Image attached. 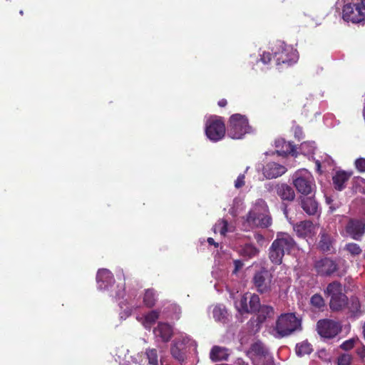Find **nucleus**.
Instances as JSON below:
<instances>
[{
	"label": "nucleus",
	"instance_id": "obj_37",
	"mask_svg": "<svg viewBox=\"0 0 365 365\" xmlns=\"http://www.w3.org/2000/svg\"><path fill=\"white\" fill-rule=\"evenodd\" d=\"M145 354L148 360V363L151 365H158V351L155 349H146Z\"/></svg>",
	"mask_w": 365,
	"mask_h": 365
},
{
	"label": "nucleus",
	"instance_id": "obj_30",
	"mask_svg": "<svg viewBox=\"0 0 365 365\" xmlns=\"http://www.w3.org/2000/svg\"><path fill=\"white\" fill-rule=\"evenodd\" d=\"M240 255L245 258H252L259 253V250L252 244H245L239 250Z\"/></svg>",
	"mask_w": 365,
	"mask_h": 365
},
{
	"label": "nucleus",
	"instance_id": "obj_57",
	"mask_svg": "<svg viewBox=\"0 0 365 365\" xmlns=\"http://www.w3.org/2000/svg\"><path fill=\"white\" fill-rule=\"evenodd\" d=\"M20 14L22 15L23 14V11H20Z\"/></svg>",
	"mask_w": 365,
	"mask_h": 365
},
{
	"label": "nucleus",
	"instance_id": "obj_6",
	"mask_svg": "<svg viewBox=\"0 0 365 365\" xmlns=\"http://www.w3.org/2000/svg\"><path fill=\"white\" fill-rule=\"evenodd\" d=\"M252 132V127L249 125L245 115L234 114L231 115L227 127V135L232 139H241L247 133Z\"/></svg>",
	"mask_w": 365,
	"mask_h": 365
},
{
	"label": "nucleus",
	"instance_id": "obj_47",
	"mask_svg": "<svg viewBox=\"0 0 365 365\" xmlns=\"http://www.w3.org/2000/svg\"><path fill=\"white\" fill-rule=\"evenodd\" d=\"M254 365H274L273 357L272 356H267V357H265L264 360H261V361L254 364Z\"/></svg>",
	"mask_w": 365,
	"mask_h": 365
},
{
	"label": "nucleus",
	"instance_id": "obj_13",
	"mask_svg": "<svg viewBox=\"0 0 365 365\" xmlns=\"http://www.w3.org/2000/svg\"><path fill=\"white\" fill-rule=\"evenodd\" d=\"M341 331L340 324L331 319H322L317 322V331L324 338H333Z\"/></svg>",
	"mask_w": 365,
	"mask_h": 365
},
{
	"label": "nucleus",
	"instance_id": "obj_38",
	"mask_svg": "<svg viewBox=\"0 0 365 365\" xmlns=\"http://www.w3.org/2000/svg\"><path fill=\"white\" fill-rule=\"evenodd\" d=\"M213 231L215 232H219L220 235H225L228 231L227 222L224 220H219L213 227Z\"/></svg>",
	"mask_w": 365,
	"mask_h": 365
},
{
	"label": "nucleus",
	"instance_id": "obj_26",
	"mask_svg": "<svg viewBox=\"0 0 365 365\" xmlns=\"http://www.w3.org/2000/svg\"><path fill=\"white\" fill-rule=\"evenodd\" d=\"M229 355L227 349L218 346H213L210 354L211 360L214 361L227 360Z\"/></svg>",
	"mask_w": 365,
	"mask_h": 365
},
{
	"label": "nucleus",
	"instance_id": "obj_10",
	"mask_svg": "<svg viewBox=\"0 0 365 365\" xmlns=\"http://www.w3.org/2000/svg\"><path fill=\"white\" fill-rule=\"evenodd\" d=\"M272 274L263 269L257 272L253 277V283L257 290L261 294L269 293L274 287Z\"/></svg>",
	"mask_w": 365,
	"mask_h": 365
},
{
	"label": "nucleus",
	"instance_id": "obj_40",
	"mask_svg": "<svg viewBox=\"0 0 365 365\" xmlns=\"http://www.w3.org/2000/svg\"><path fill=\"white\" fill-rule=\"evenodd\" d=\"M346 250L354 256L359 255L361 252V249L356 243H349L346 245Z\"/></svg>",
	"mask_w": 365,
	"mask_h": 365
},
{
	"label": "nucleus",
	"instance_id": "obj_52",
	"mask_svg": "<svg viewBox=\"0 0 365 365\" xmlns=\"http://www.w3.org/2000/svg\"><path fill=\"white\" fill-rule=\"evenodd\" d=\"M207 242H208V243H209V245H215V247H217V246H218V244H217V243H216V242H215V240H214L212 237H209V238L207 239Z\"/></svg>",
	"mask_w": 365,
	"mask_h": 365
},
{
	"label": "nucleus",
	"instance_id": "obj_54",
	"mask_svg": "<svg viewBox=\"0 0 365 365\" xmlns=\"http://www.w3.org/2000/svg\"><path fill=\"white\" fill-rule=\"evenodd\" d=\"M218 105L220 107H225L227 105V101L225 99H221L220 101H219Z\"/></svg>",
	"mask_w": 365,
	"mask_h": 365
},
{
	"label": "nucleus",
	"instance_id": "obj_32",
	"mask_svg": "<svg viewBox=\"0 0 365 365\" xmlns=\"http://www.w3.org/2000/svg\"><path fill=\"white\" fill-rule=\"evenodd\" d=\"M212 316L216 321L224 322L227 316V312L224 305H216L212 310Z\"/></svg>",
	"mask_w": 365,
	"mask_h": 365
},
{
	"label": "nucleus",
	"instance_id": "obj_28",
	"mask_svg": "<svg viewBox=\"0 0 365 365\" xmlns=\"http://www.w3.org/2000/svg\"><path fill=\"white\" fill-rule=\"evenodd\" d=\"M350 174L344 171H339L333 176L334 187L341 191L345 187L346 182L349 179Z\"/></svg>",
	"mask_w": 365,
	"mask_h": 365
},
{
	"label": "nucleus",
	"instance_id": "obj_36",
	"mask_svg": "<svg viewBox=\"0 0 365 365\" xmlns=\"http://www.w3.org/2000/svg\"><path fill=\"white\" fill-rule=\"evenodd\" d=\"M312 348L309 343L303 341L296 346V353L298 356H302L312 352Z\"/></svg>",
	"mask_w": 365,
	"mask_h": 365
},
{
	"label": "nucleus",
	"instance_id": "obj_17",
	"mask_svg": "<svg viewBox=\"0 0 365 365\" xmlns=\"http://www.w3.org/2000/svg\"><path fill=\"white\" fill-rule=\"evenodd\" d=\"M173 334L172 327L165 322H159L153 329V334L157 341L168 342Z\"/></svg>",
	"mask_w": 365,
	"mask_h": 365
},
{
	"label": "nucleus",
	"instance_id": "obj_33",
	"mask_svg": "<svg viewBox=\"0 0 365 365\" xmlns=\"http://www.w3.org/2000/svg\"><path fill=\"white\" fill-rule=\"evenodd\" d=\"M325 293L330 297V298H332V297L343 294L342 287L341 284L337 282H331L327 286Z\"/></svg>",
	"mask_w": 365,
	"mask_h": 365
},
{
	"label": "nucleus",
	"instance_id": "obj_43",
	"mask_svg": "<svg viewBox=\"0 0 365 365\" xmlns=\"http://www.w3.org/2000/svg\"><path fill=\"white\" fill-rule=\"evenodd\" d=\"M352 357L350 354H344L338 358V365H350Z\"/></svg>",
	"mask_w": 365,
	"mask_h": 365
},
{
	"label": "nucleus",
	"instance_id": "obj_16",
	"mask_svg": "<svg viewBox=\"0 0 365 365\" xmlns=\"http://www.w3.org/2000/svg\"><path fill=\"white\" fill-rule=\"evenodd\" d=\"M247 355L253 364L261 360H264L267 356H272L267 347L261 342L253 344L248 351Z\"/></svg>",
	"mask_w": 365,
	"mask_h": 365
},
{
	"label": "nucleus",
	"instance_id": "obj_5",
	"mask_svg": "<svg viewBox=\"0 0 365 365\" xmlns=\"http://www.w3.org/2000/svg\"><path fill=\"white\" fill-rule=\"evenodd\" d=\"M272 53L277 65L291 66L298 60V53L292 46L278 41L272 48Z\"/></svg>",
	"mask_w": 365,
	"mask_h": 365
},
{
	"label": "nucleus",
	"instance_id": "obj_31",
	"mask_svg": "<svg viewBox=\"0 0 365 365\" xmlns=\"http://www.w3.org/2000/svg\"><path fill=\"white\" fill-rule=\"evenodd\" d=\"M157 300V294L153 289H148L145 291L143 302L148 307H151L155 305Z\"/></svg>",
	"mask_w": 365,
	"mask_h": 365
},
{
	"label": "nucleus",
	"instance_id": "obj_20",
	"mask_svg": "<svg viewBox=\"0 0 365 365\" xmlns=\"http://www.w3.org/2000/svg\"><path fill=\"white\" fill-rule=\"evenodd\" d=\"M346 232L354 240H359L365 232L363 220H350L346 227Z\"/></svg>",
	"mask_w": 365,
	"mask_h": 365
},
{
	"label": "nucleus",
	"instance_id": "obj_24",
	"mask_svg": "<svg viewBox=\"0 0 365 365\" xmlns=\"http://www.w3.org/2000/svg\"><path fill=\"white\" fill-rule=\"evenodd\" d=\"M302 207L307 214L314 215L317 213L318 203L313 197H304L302 199Z\"/></svg>",
	"mask_w": 365,
	"mask_h": 365
},
{
	"label": "nucleus",
	"instance_id": "obj_41",
	"mask_svg": "<svg viewBox=\"0 0 365 365\" xmlns=\"http://www.w3.org/2000/svg\"><path fill=\"white\" fill-rule=\"evenodd\" d=\"M354 186L357 192L365 194V179L362 178H356Z\"/></svg>",
	"mask_w": 365,
	"mask_h": 365
},
{
	"label": "nucleus",
	"instance_id": "obj_39",
	"mask_svg": "<svg viewBox=\"0 0 365 365\" xmlns=\"http://www.w3.org/2000/svg\"><path fill=\"white\" fill-rule=\"evenodd\" d=\"M312 305L317 309H321L324 307V300L320 294H314L310 299Z\"/></svg>",
	"mask_w": 365,
	"mask_h": 365
},
{
	"label": "nucleus",
	"instance_id": "obj_29",
	"mask_svg": "<svg viewBox=\"0 0 365 365\" xmlns=\"http://www.w3.org/2000/svg\"><path fill=\"white\" fill-rule=\"evenodd\" d=\"M332 237L325 230L320 232V240L319 247L323 252L329 251L332 247Z\"/></svg>",
	"mask_w": 365,
	"mask_h": 365
},
{
	"label": "nucleus",
	"instance_id": "obj_2",
	"mask_svg": "<svg viewBox=\"0 0 365 365\" xmlns=\"http://www.w3.org/2000/svg\"><path fill=\"white\" fill-rule=\"evenodd\" d=\"M296 243L287 232H278L269 249V258L274 264H280L286 253H289Z\"/></svg>",
	"mask_w": 365,
	"mask_h": 365
},
{
	"label": "nucleus",
	"instance_id": "obj_21",
	"mask_svg": "<svg viewBox=\"0 0 365 365\" xmlns=\"http://www.w3.org/2000/svg\"><path fill=\"white\" fill-rule=\"evenodd\" d=\"M96 282L99 289L106 290L113 284L114 279L108 269H101L97 273Z\"/></svg>",
	"mask_w": 365,
	"mask_h": 365
},
{
	"label": "nucleus",
	"instance_id": "obj_27",
	"mask_svg": "<svg viewBox=\"0 0 365 365\" xmlns=\"http://www.w3.org/2000/svg\"><path fill=\"white\" fill-rule=\"evenodd\" d=\"M348 299L344 294H339L330 298L329 306L333 311H339L348 304Z\"/></svg>",
	"mask_w": 365,
	"mask_h": 365
},
{
	"label": "nucleus",
	"instance_id": "obj_3",
	"mask_svg": "<svg viewBox=\"0 0 365 365\" xmlns=\"http://www.w3.org/2000/svg\"><path fill=\"white\" fill-rule=\"evenodd\" d=\"M300 329L301 320L293 313H286L277 318L272 334L275 338L280 339Z\"/></svg>",
	"mask_w": 365,
	"mask_h": 365
},
{
	"label": "nucleus",
	"instance_id": "obj_7",
	"mask_svg": "<svg viewBox=\"0 0 365 365\" xmlns=\"http://www.w3.org/2000/svg\"><path fill=\"white\" fill-rule=\"evenodd\" d=\"M292 182L297 192L304 195L311 194L316 187L313 175L304 168L293 174Z\"/></svg>",
	"mask_w": 365,
	"mask_h": 365
},
{
	"label": "nucleus",
	"instance_id": "obj_23",
	"mask_svg": "<svg viewBox=\"0 0 365 365\" xmlns=\"http://www.w3.org/2000/svg\"><path fill=\"white\" fill-rule=\"evenodd\" d=\"M276 152L279 155L292 154L297 156L295 147L290 142H287L284 139H277L274 142Z\"/></svg>",
	"mask_w": 365,
	"mask_h": 365
},
{
	"label": "nucleus",
	"instance_id": "obj_49",
	"mask_svg": "<svg viewBox=\"0 0 365 365\" xmlns=\"http://www.w3.org/2000/svg\"><path fill=\"white\" fill-rule=\"evenodd\" d=\"M234 265L235 269L233 270V273L236 274L243 267V263L241 260L236 259L234 261Z\"/></svg>",
	"mask_w": 365,
	"mask_h": 365
},
{
	"label": "nucleus",
	"instance_id": "obj_55",
	"mask_svg": "<svg viewBox=\"0 0 365 365\" xmlns=\"http://www.w3.org/2000/svg\"><path fill=\"white\" fill-rule=\"evenodd\" d=\"M359 6H360V8L361 9H363L364 11H365V0H362L361 5H359Z\"/></svg>",
	"mask_w": 365,
	"mask_h": 365
},
{
	"label": "nucleus",
	"instance_id": "obj_53",
	"mask_svg": "<svg viewBox=\"0 0 365 365\" xmlns=\"http://www.w3.org/2000/svg\"><path fill=\"white\" fill-rule=\"evenodd\" d=\"M236 365H248L242 359H237L235 361Z\"/></svg>",
	"mask_w": 365,
	"mask_h": 365
},
{
	"label": "nucleus",
	"instance_id": "obj_9",
	"mask_svg": "<svg viewBox=\"0 0 365 365\" xmlns=\"http://www.w3.org/2000/svg\"><path fill=\"white\" fill-rule=\"evenodd\" d=\"M205 134L207 138L212 142L222 140L225 135V125L221 118L217 116L210 117L205 123Z\"/></svg>",
	"mask_w": 365,
	"mask_h": 365
},
{
	"label": "nucleus",
	"instance_id": "obj_4",
	"mask_svg": "<svg viewBox=\"0 0 365 365\" xmlns=\"http://www.w3.org/2000/svg\"><path fill=\"white\" fill-rule=\"evenodd\" d=\"M111 296L117 299H123L119 302V307L120 308V317L123 319H125L130 316L134 311L138 308L140 307L141 302L140 297H138L135 292L128 294L126 298L124 299L125 287L124 285L118 286V290L115 291V294Z\"/></svg>",
	"mask_w": 365,
	"mask_h": 365
},
{
	"label": "nucleus",
	"instance_id": "obj_50",
	"mask_svg": "<svg viewBox=\"0 0 365 365\" xmlns=\"http://www.w3.org/2000/svg\"><path fill=\"white\" fill-rule=\"evenodd\" d=\"M357 354L361 358L364 359L365 358V346H363L361 348L358 349Z\"/></svg>",
	"mask_w": 365,
	"mask_h": 365
},
{
	"label": "nucleus",
	"instance_id": "obj_42",
	"mask_svg": "<svg viewBox=\"0 0 365 365\" xmlns=\"http://www.w3.org/2000/svg\"><path fill=\"white\" fill-rule=\"evenodd\" d=\"M358 341V338L350 339L343 342L342 344L341 345V347L344 350H350L354 346L356 342H357Z\"/></svg>",
	"mask_w": 365,
	"mask_h": 365
},
{
	"label": "nucleus",
	"instance_id": "obj_14",
	"mask_svg": "<svg viewBox=\"0 0 365 365\" xmlns=\"http://www.w3.org/2000/svg\"><path fill=\"white\" fill-rule=\"evenodd\" d=\"M342 17L345 21L359 23L365 19V11L359 5L346 4L343 8Z\"/></svg>",
	"mask_w": 365,
	"mask_h": 365
},
{
	"label": "nucleus",
	"instance_id": "obj_56",
	"mask_svg": "<svg viewBox=\"0 0 365 365\" xmlns=\"http://www.w3.org/2000/svg\"><path fill=\"white\" fill-rule=\"evenodd\" d=\"M363 334H364V337L365 339V322H364V324L363 326Z\"/></svg>",
	"mask_w": 365,
	"mask_h": 365
},
{
	"label": "nucleus",
	"instance_id": "obj_22",
	"mask_svg": "<svg viewBox=\"0 0 365 365\" xmlns=\"http://www.w3.org/2000/svg\"><path fill=\"white\" fill-rule=\"evenodd\" d=\"M159 317L160 311L152 310L145 314V315H138L136 317V319L143 326L145 329L150 330L152 326L159 319Z\"/></svg>",
	"mask_w": 365,
	"mask_h": 365
},
{
	"label": "nucleus",
	"instance_id": "obj_8",
	"mask_svg": "<svg viewBox=\"0 0 365 365\" xmlns=\"http://www.w3.org/2000/svg\"><path fill=\"white\" fill-rule=\"evenodd\" d=\"M190 346H194L196 349V342L186 334L180 333L171 344L172 357L182 364L186 359L185 350Z\"/></svg>",
	"mask_w": 365,
	"mask_h": 365
},
{
	"label": "nucleus",
	"instance_id": "obj_19",
	"mask_svg": "<svg viewBox=\"0 0 365 365\" xmlns=\"http://www.w3.org/2000/svg\"><path fill=\"white\" fill-rule=\"evenodd\" d=\"M315 269L317 273L322 276L333 274L336 270V264L329 258L322 259L315 263Z\"/></svg>",
	"mask_w": 365,
	"mask_h": 365
},
{
	"label": "nucleus",
	"instance_id": "obj_15",
	"mask_svg": "<svg viewBox=\"0 0 365 365\" xmlns=\"http://www.w3.org/2000/svg\"><path fill=\"white\" fill-rule=\"evenodd\" d=\"M293 228L299 237L312 238L317 233L319 226L307 220L296 224Z\"/></svg>",
	"mask_w": 365,
	"mask_h": 365
},
{
	"label": "nucleus",
	"instance_id": "obj_18",
	"mask_svg": "<svg viewBox=\"0 0 365 365\" xmlns=\"http://www.w3.org/2000/svg\"><path fill=\"white\" fill-rule=\"evenodd\" d=\"M287 171V168L280 164L274 162L267 163L263 168V175L267 179L277 178Z\"/></svg>",
	"mask_w": 365,
	"mask_h": 365
},
{
	"label": "nucleus",
	"instance_id": "obj_12",
	"mask_svg": "<svg viewBox=\"0 0 365 365\" xmlns=\"http://www.w3.org/2000/svg\"><path fill=\"white\" fill-rule=\"evenodd\" d=\"M257 310L258 314L256 318H252L248 322L250 331L252 333L259 331L266 319L272 318L274 314V309L270 306H259Z\"/></svg>",
	"mask_w": 365,
	"mask_h": 365
},
{
	"label": "nucleus",
	"instance_id": "obj_44",
	"mask_svg": "<svg viewBox=\"0 0 365 365\" xmlns=\"http://www.w3.org/2000/svg\"><path fill=\"white\" fill-rule=\"evenodd\" d=\"M315 163L317 165V170L318 172H321L322 164L323 165H325L326 164L331 165L332 163V160L329 156L326 155L324 160L322 162L319 160H316Z\"/></svg>",
	"mask_w": 365,
	"mask_h": 365
},
{
	"label": "nucleus",
	"instance_id": "obj_35",
	"mask_svg": "<svg viewBox=\"0 0 365 365\" xmlns=\"http://www.w3.org/2000/svg\"><path fill=\"white\" fill-rule=\"evenodd\" d=\"M316 146L314 142H304L299 148L300 153L307 157H311L314 153Z\"/></svg>",
	"mask_w": 365,
	"mask_h": 365
},
{
	"label": "nucleus",
	"instance_id": "obj_45",
	"mask_svg": "<svg viewBox=\"0 0 365 365\" xmlns=\"http://www.w3.org/2000/svg\"><path fill=\"white\" fill-rule=\"evenodd\" d=\"M356 168L361 173L365 172V158H359L355 160Z\"/></svg>",
	"mask_w": 365,
	"mask_h": 365
},
{
	"label": "nucleus",
	"instance_id": "obj_25",
	"mask_svg": "<svg viewBox=\"0 0 365 365\" xmlns=\"http://www.w3.org/2000/svg\"><path fill=\"white\" fill-rule=\"evenodd\" d=\"M277 193L283 200L292 201L295 197L294 191L287 184L278 185L277 187Z\"/></svg>",
	"mask_w": 365,
	"mask_h": 365
},
{
	"label": "nucleus",
	"instance_id": "obj_11",
	"mask_svg": "<svg viewBox=\"0 0 365 365\" xmlns=\"http://www.w3.org/2000/svg\"><path fill=\"white\" fill-rule=\"evenodd\" d=\"M235 307L240 313H252L259 307V298L255 294L246 293L240 300L235 302Z\"/></svg>",
	"mask_w": 365,
	"mask_h": 365
},
{
	"label": "nucleus",
	"instance_id": "obj_34",
	"mask_svg": "<svg viewBox=\"0 0 365 365\" xmlns=\"http://www.w3.org/2000/svg\"><path fill=\"white\" fill-rule=\"evenodd\" d=\"M349 309L352 317H357L362 312L361 306L358 299L353 298L349 304Z\"/></svg>",
	"mask_w": 365,
	"mask_h": 365
},
{
	"label": "nucleus",
	"instance_id": "obj_1",
	"mask_svg": "<svg viewBox=\"0 0 365 365\" xmlns=\"http://www.w3.org/2000/svg\"><path fill=\"white\" fill-rule=\"evenodd\" d=\"M245 228L250 229L255 227H268L272 224V217L267 202L259 198L256 200L252 205L250 210L246 215Z\"/></svg>",
	"mask_w": 365,
	"mask_h": 365
},
{
	"label": "nucleus",
	"instance_id": "obj_51",
	"mask_svg": "<svg viewBox=\"0 0 365 365\" xmlns=\"http://www.w3.org/2000/svg\"><path fill=\"white\" fill-rule=\"evenodd\" d=\"M294 134L297 138L299 139L300 138V135H302V130L301 128L297 127L294 130Z\"/></svg>",
	"mask_w": 365,
	"mask_h": 365
},
{
	"label": "nucleus",
	"instance_id": "obj_48",
	"mask_svg": "<svg viewBox=\"0 0 365 365\" xmlns=\"http://www.w3.org/2000/svg\"><path fill=\"white\" fill-rule=\"evenodd\" d=\"M260 61L264 64H267L271 61V55L268 52H263L261 55Z\"/></svg>",
	"mask_w": 365,
	"mask_h": 365
},
{
	"label": "nucleus",
	"instance_id": "obj_46",
	"mask_svg": "<svg viewBox=\"0 0 365 365\" xmlns=\"http://www.w3.org/2000/svg\"><path fill=\"white\" fill-rule=\"evenodd\" d=\"M245 174H240L235 181V187L237 189L242 187L245 185Z\"/></svg>",
	"mask_w": 365,
	"mask_h": 365
}]
</instances>
